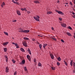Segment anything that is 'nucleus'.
I'll return each instance as SVG.
<instances>
[{"label": "nucleus", "instance_id": "f257e3e1", "mask_svg": "<svg viewBox=\"0 0 75 75\" xmlns=\"http://www.w3.org/2000/svg\"><path fill=\"white\" fill-rule=\"evenodd\" d=\"M19 32L23 33H28L30 32V30H24L20 31Z\"/></svg>", "mask_w": 75, "mask_h": 75}, {"label": "nucleus", "instance_id": "f03ea898", "mask_svg": "<svg viewBox=\"0 0 75 75\" xmlns=\"http://www.w3.org/2000/svg\"><path fill=\"white\" fill-rule=\"evenodd\" d=\"M40 18V16H34V18L35 19L36 21H40V20L39 18Z\"/></svg>", "mask_w": 75, "mask_h": 75}, {"label": "nucleus", "instance_id": "7ed1b4c3", "mask_svg": "<svg viewBox=\"0 0 75 75\" xmlns=\"http://www.w3.org/2000/svg\"><path fill=\"white\" fill-rule=\"evenodd\" d=\"M23 45L24 46V47H27L28 45H27V43L26 42H23Z\"/></svg>", "mask_w": 75, "mask_h": 75}, {"label": "nucleus", "instance_id": "20e7f679", "mask_svg": "<svg viewBox=\"0 0 75 75\" xmlns=\"http://www.w3.org/2000/svg\"><path fill=\"white\" fill-rule=\"evenodd\" d=\"M56 12L57 13H58L59 14H62V15H64V13H63L62 11H58V10H56Z\"/></svg>", "mask_w": 75, "mask_h": 75}, {"label": "nucleus", "instance_id": "39448f33", "mask_svg": "<svg viewBox=\"0 0 75 75\" xmlns=\"http://www.w3.org/2000/svg\"><path fill=\"white\" fill-rule=\"evenodd\" d=\"M25 62V60H23L21 62H20V64L21 65H23V64H24Z\"/></svg>", "mask_w": 75, "mask_h": 75}, {"label": "nucleus", "instance_id": "423d86ee", "mask_svg": "<svg viewBox=\"0 0 75 75\" xmlns=\"http://www.w3.org/2000/svg\"><path fill=\"white\" fill-rule=\"evenodd\" d=\"M27 58L29 61L31 60V57L29 55H27Z\"/></svg>", "mask_w": 75, "mask_h": 75}, {"label": "nucleus", "instance_id": "0eeeda50", "mask_svg": "<svg viewBox=\"0 0 75 75\" xmlns=\"http://www.w3.org/2000/svg\"><path fill=\"white\" fill-rule=\"evenodd\" d=\"M8 44V42H7L4 43H3V45L6 46L7 45V44Z\"/></svg>", "mask_w": 75, "mask_h": 75}, {"label": "nucleus", "instance_id": "6e6552de", "mask_svg": "<svg viewBox=\"0 0 75 75\" xmlns=\"http://www.w3.org/2000/svg\"><path fill=\"white\" fill-rule=\"evenodd\" d=\"M9 71V69H8V67H6V72H8Z\"/></svg>", "mask_w": 75, "mask_h": 75}, {"label": "nucleus", "instance_id": "1a4fd4ad", "mask_svg": "<svg viewBox=\"0 0 75 75\" xmlns=\"http://www.w3.org/2000/svg\"><path fill=\"white\" fill-rule=\"evenodd\" d=\"M21 10H22V11H24V10L25 11H27V9L25 8H21Z\"/></svg>", "mask_w": 75, "mask_h": 75}, {"label": "nucleus", "instance_id": "9d476101", "mask_svg": "<svg viewBox=\"0 0 75 75\" xmlns=\"http://www.w3.org/2000/svg\"><path fill=\"white\" fill-rule=\"evenodd\" d=\"M12 1L13 2V3H14L15 4H18V3L15 1L14 0H12Z\"/></svg>", "mask_w": 75, "mask_h": 75}, {"label": "nucleus", "instance_id": "9b49d317", "mask_svg": "<svg viewBox=\"0 0 75 75\" xmlns=\"http://www.w3.org/2000/svg\"><path fill=\"white\" fill-rule=\"evenodd\" d=\"M5 3L4 2H3V3L1 5V6L2 8H3V6H5Z\"/></svg>", "mask_w": 75, "mask_h": 75}, {"label": "nucleus", "instance_id": "f8f14e48", "mask_svg": "<svg viewBox=\"0 0 75 75\" xmlns=\"http://www.w3.org/2000/svg\"><path fill=\"white\" fill-rule=\"evenodd\" d=\"M17 14H18V15H19V16H20L21 15V13H20V11H17Z\"/></svg>", "mask_w": 75, "mask_h": 75}, {"label": "nucleus", "instance_id": "ddd939ff", "mask_svg": "<svg viewBox=\"0 0 75 75\" xmlns=\"http://www.w3.org/2000/svg\"><path fill=\"white\" fill-rule=\"evenodd\" d=\"M61 25L63 27H66V24L65 23H63Z\"/></svg>", "mask_w": 75, "mask_h": 75}, {"label": "nucleus", "instance_id": "4468645a", "mask_svg": "<svg viewBox=\"0 0 75 75\" xmlns=\"http://www.w3.org/2000/svg\"><path fill=\"white\" fill-rule=\"evenodd\" d=\"M34 3H35L36 4H39V3H40V2H39V1H34Z\"/></svg>", "mask_w": 75, "mask_h": 75}, {"label": "nucleus", "instance_id": "2eb2a0df", "mask_svg": "<svg viewBox=\"0 0 75 75\" xmlns=\"http://www.w3.org/2000/svg\"><path fill=\"white\" fill-rule=\"evenodd\" d=\"M50 56L51 57V58L52 59H54V55H53L52 54H50Z\"/></svg>", "mask_w": 75, "mask_h": 75}, {"label": "nucleus", "instance_id": "dca6fc26", "mask_svg": "<svg viewBox=\"0 0 75 75\" xmlns=\"http://www.w3.org/2000/svg\"><path fill=\"white\" fill-rule=\"evenodd\" d=\"M67 35H68V36H71V34L70 33H69V32H67Z\"/></svg>", "mask_w": 75, "mask_h": 75}, {"label": "nucleus", "instance_id": "f3484780", "mask_svg": "<svg viewBox=\"0 0 75 75\" xmlns=\"http://www.w3.org/2000/svg\"><path fill=\"white\" fill-rule=\"evenodd\" d=\"M4 52H6L7 51V48L5 47L4 49Z\"/></svg>", "mask_w": 75, "mask_h": 75}, {"label": "nucleus", "instance_id": "a211bd4d", "mask_svg": "<svg viewBox=\"0 0 75 75\" xmlns=\"http://www.w3.org/2000/svg\"><path fill=\"white\" fill-rule=\"evenodd\" d=\"M23 39L25 40H29V39L27 37H24Z\"/></svg>", "mask_w": 75, "mask_h": 75}, {"label": "nucleus", "instance_id": "6ab92c4d", "mask_svg": "<svg viewBox=\"0 0 75 75\" xmlns=\"http://www.w3.org/2000/svg\"><path fill=\"white\" fill-rule=\"evenodd\" d=\"M72 62H73V60H71V62H70V65L71 66V67H72L73 66V63Z\"/></svg>", "mask_w": 75, "mask_h": 75}, {"label": "nucleus", "instance_id": "aec40b11", "mask_svg": "<svg viewBox=\"0 0 75 75\" xmlns=\"http://www.w3.org/2000/svg\"><path fill=\"white\" fill-rule=\"evenodd\" d=\"M21 51H22L23 52H25V51H24V49L21 48Z\"/></svg>", "mask_w": 75, "mask_h": 75}, {"label": "nucleus", "instance_id": "412c9836", "mask_svg": "<svg viewBox=\"0 0 75 75\" xmlns=\"http://www.w3.org/2000/svg\"><path fill=\"white\" fill-rule=\"evenodd\" d=\"M57 60H58L59 61H61V58L60 57H59L57 58Z\"/></svg>", "mask_w": 75, "mask_h": 75}, {"label": "nucleus", "instance_id": "4be33fe9", "mask_svg": "<svg viewBox=\"0 0 75 75\" xmlns=\"http://www.w3.org/2000/svg\"><path fill=\"white\" fill-rule=\"evenodd\" d=\"M52 39L53 40H54V41H57V39L55 38H54V37H52Z\"/></svg>", "mask_w": 75, "mask_h": 75}, {"label": "nucleus", "instance_id": "5701e85b", "mask_svg": "<svg viewBox=\"0 0 75 75\" xmlns=\"http://www.w3.org/2000/svg\"><path fill=\"white\" fill-rule=\"evenodd\" d=\"M39 48H40V49H41V47H42V45L41 44H40L39 45Z\"/></svg>", "mask_w": 75, "mask_h": 75}, {"label": "nucleus", "instance_id": "b1692460", "mask_svg": "<svg viewBox=\"0 0 75 75\" xmlns=\"http://www.w3.org/2000/svg\"><path fill=\"white\" fill-rule=\"evenodd\" d=\"M24 70L25 71H27V67H24Z\"/></svg>", "mask_w": 75, "mask_h": 75}, {"label": "nucleus", "instance_id": "393cba45", "mask_svg": "<svg viewBox=\"0 0 75 75\" xmlns=\"http://www.w3.org/2000/svg\"><path fill=\"white\" fill-rule=\"evenodd\" d=\"M47 44H44L43 46V48H45V47L47 46Z\"/></svg>", "mask_w": 75, "mask_h": 75}, {"label": "nucleus", "instance_id": "a878e982", "mask_svg": "<svg viewBox=\"0 0 75 75\" xmlns=\"http://www.w3.org/2000/svg\"><path fill=\"white\" fill-rule=\"evenodd\" d=\"M38 65L39 67H41V63H39L38 64Z\"/></svg>", "mask_w": 75, "mask_h": 75}, {"label": "nucleus", "instance_id": "bb28decb", "mask_svg": "<svg viewBox=\"0 0 75 75\" xmlns=\"http://www.w3.org/2000/svg\"><path fill=\"white\" fill-rule=\"evenodd\" d=\"M4 33L5 34V35H8V33L6 32H4Z\"/></svg>", "mask_w": 75, "mask_h": 75}, {"label": "nucleus", "instance_id": "cd10ccee", "mask_svg": "<svg viewBox=\"0 0 75 75\" xmlns=\"http://www.w3.org/2000/svg\"><path fill=\"white\" fill-rule=\"evenodd\" d=\"M12 61L13 62V64H15V63H16V61H15V60L14 59H12Z\"/></svg>", "mask_w": 75, "mask_h": 75}, {"label": "nucleus", "instance_id": "c85d7f7f", "mask_svg": "<svg viewBox=\"0 0 75 75\" xmlns=\"http://www.w3.org/2000/svg\"><path fill=\"white\" fill-rule=\"evenodd\" d=\"M52 13V12L51 11H48L47 12V14H50Z\"/></svg>", "mask_w": 75, "mask_h": 75}, {"label": "nucleus", "instance_id": "c756f323", "mask_svg": "<svg viewBox=\"0 0 75 75\" xmlns=\"http://www.w3.org/2000/svg\"><path fill=\"white\" fill-rule=\"evenodd\" d=\"M52 70H55V68L54 67H52Z\"/></svg>", "mask_w": 75, "mask_h": 75}, {"label": "nucleus", "instance_id": "7c9ffc66", "mask_svg": "<svg viewBox=\"0 0 75 75\" xmlns=\"http://www.w3.org/2000/svg\"><path fill=\"white\" fill-rule=\"evenodd\" d=\"M17 71H15L14 73V75H16L17 74Z\"/></svg>", "mask_w": 75, "mask_h": 75}, {"label": "nucleus", "instance_id": "2f4dec72", "mask_svg": "<svg viewBox=\"0 0 75 75\" xmlns=\"http://www.w3.org/2000/svg\"><path fill=\"white\" fill-rule=\"evenodd\" d=\"M17 21V20H13V21H12L14 23H16Z\"/></svg>", "mask_w": 75, "mask_h": 75}, {"label": "nucleus", "instance_id": "473e14b6", "mask_svg": "<svg viewBox=\"0 0 75 75\" xmlns=\"http://www.w3.org/2000/svg\"><path fill=\"white\" fill-rule=\"evenodd\" d=\"M68 28H69L70 30H72V28H71L70 26H69Z\"/></svg>", "mask_w": 75, "mask_h": 75}, {"label": "nucleus", "instance_id": "72a5a7b5", "mask_svg": "<svg viewBox=\"0 0 75 75\" xmlns=\"http://www.w3.org/2000/svg\"><path fill=\"white\" fill-rule=\"evenodd\" d=\"M59 19L60 21H62V18H59Z\"/></svg>", "mask_w": 75, "mask_h": 75}, {"label": "nucleus", "instance_id": "f704fd0d", "mask_svg": "<svg viewBox=\"0 0 75 75\" xmlns=\"http://www.w3.org/2000/svg\"><path fill=\"white\" fill-rule=\"evenodd\" d=\"M57 65H59L60 64H59V62H57Z\"/></svg>", "mask_w": 75, "mask_h": 75}, {"label": "nucleus", "instance_id": "c9c22d12", "mask_svg": "<svg viewBox=\"0 0 75 75\" xmlns=\"http://www.w3.org/2000/svg\"><path fill=\"white\" fill-rule=\"evenodd\" d=\"M29 53V54H30V55H31V51H28Z\"/></svg>", "mask_w": 75, "mask_h": 75}, {"label": "nucleus", "instance_id": "e433bc0d", "mask_svg": "<svg viewBox=\"0 0 75 75\" xmlns=\"http://www.w3.org/2000/svg\"><path fill=\"white\" fill-rule=\"evenodd\" d=\"M64 64H65V65H66L67 66V65H68V64H67V63L66 62L65 63H64Z\"/></svg>", "mask_w": 75, "mask_h": 75}, {"label": "nucleus", "instance_id": "4c0bfd02", "mask_svg": "<svg viewBox=\"0 0 75 75\" xmlns=\"http://www.w3.org/2000/svg\"><path fill=\"white\" fill-rule=\"evenodd\" d=\"M5 57L6 59H8V58H7V55L5 56Z\"/></svg>", "mask_w": 75, "mask_h": 75}, {"label": "nucleus", "instance_id": "58836bf2", "mask_svg": "<svg viewBox=\"0 0 75 75\" xmlns=\"http://www.w3.org/2000/svg\"><path fill=\"white\" fill-rule=\"evenodd\" d=\"M70 5H71V6H73V5H72V2H70Z\"/></svg>", "mask_w": 75, "mask_h": 75}, {"label": "nucleus", "instance_id": "ea45409f", "mask_svg": "<svg viewBox=\"0 0 75 75\" xmlns=\"http://www.w3.org/2000/svg\"><path fill=\"white\" fill-rule=\"evenodd\" d=\"M34 62H36V59H34Z\"/></svg>", "mask_w": 75, "mask_h": 75}, {"label": "nucleus", "instance_id": "a19ab883", "mask_svg": "<svg viewBox=\"0 0 75 75\" xmlns=\"http://www.w3.org/2000/svg\"><path fill=\"white\" fill-rule=\"evenodd\" d=\"M15 45L16 46V47H17V46H18V45L17 44V43H15Z\"/></svg>", "mask_w": 75, "mask_h": 75}, {"label": "nucleus", "instance_id": "79ce46f5", "mask_svg": "<svg viewBox=\"0 0 75 75\" xmlns=\"http://www.w3.org/2000/svg\"><path fill=\"white\" fill-rule=\"evenodd\" d=\"M61 41H62V42H64V40H61Z\"/></svg>", "mask_w": 75, "mask_h": 75}, {"label": "nucleus", "instance_id": "37998d69", "mask_svg": "<svg viewBox=\"0 0 75 75\" xmlns=\"http://www.w3.org/2000/svg\"><path fill=\"white\" fill-rule=\"evenodd\" d=\"M6 62H7L8 61V59H6Z\"/></svg>", "mask_w": 75, "mask_h": 75}, {"label": "nucleus", "instance_id": "c03bdc74", "mask_svg": "<svg viewBox=\"0 0 75 75\" xmlns=\"http://www.w3.org/2000/svg\"><path fill=\"white\" fill-rule=\"evenodd\" d=\"M32 41H35V39L34 38H32Z\"/></svg>", "mask_w": 75, "mask_h": 75}, {"label": "nucleus", "instance_id": "a18cd8bd", "mask_svg": "<svg viewBox=\"0 0 75 75\" xmlns=\"http://www.w3.org/2000/svg\"><path fill=\"white\" fill-rule=\"evenodd\" d=\"M73 63H74L73 64V66H75V63H74V62H73Z\"/></svg>", "mask_w": 75, "mask_h": 75}, {"label": "nucleus", "instance_id": "49530a36", "mask_svg": "<svg viewBox=\"0 0 75 75\" xmlns=\"http://www.w3.org/2000/svg\"><path fill=\"white\" fill-rule=\"evenodd\" d=\"M52 30H54V28L52 27Z\"/></svg>", "mask_w": 75, "mask_h": 75}, {"label": "nucleus", "instance_id": "de8ad7c7", "mask_svg": "<svg viewBox=\"0 0 75 75\" xmlns=\"http://www.w3.org/2000/svg\"><path fill=\"white\" fill-rule=\"evenodd\" d=\"M16 47V48H19V46H17Z\"/></svg>", "mask_w": 75, "mask_h": 75}, {"label": "nucleus", "instance_id": "09e8293b", "mask_svg": "<svg viewBox=\"0 0 75 75\" xmlns=\"http://www.w3.org/2000/svg\"><path fill=\"white\" fill-rule=\"evenodd\" d=\"M73 72L74 73H75V70H73Z\"/></svg>", "mask_w": 75, "mask_h": 75}, {"label": "nucleus", "instance_id": "8fccbe9b", "mask_svg": "<svg viewBox=\"0 0 75 75\" xmlns=\"http://www.w3.org/2000/svg\"><path fill=\"white\" fill-rule=\"evenodd\" d=\"M59 0H58L57 1V3H59Z\"/></svg>", "mask_w": 75, "mask_h": 75}, {"label": "nucleus", "instance_id": "3c124183", "mask_svg": "<svg viewBox=\"0 0 75 75\" xmlns=\"http://www.w3.org/2000/svg\"><path fill=\"white\" fill-rule=\"evenodd\" d=\"M15 44L16 43L14 42H12V44H13V45H15Z\"/></svg>", "mask_w": 75, "mask_h": 75}, {"label": "nucleus", "instance_id": "603ef678", "mask_svg": "<svg viewBox=\"0 0 75 75\" xmlns=\"http://www.w3.org/2000/svg\"><path fill=\"white\" fill-rule=\"evenodd\" d=\"M28 14H30V11H28Z\"/></svg>", "mask_w": 75, "mask_h": 75}, {"label": "nucleus", "instance_id": "864d4df0", "mask_svg": "<svg viewBox=\"0 0 75 75\" xmlns=\"http://www.w3.org/2000/svg\"><path fill=\"white\" fill-rule=\"evenodd\" d=\"M28 52L30 51V50L29 49H28Z\"/></svg>", "mask_w": 75, "mask_h": 75}, {"label": "nucleus", "instance_id": "5fc2aeb1", "mask_svg": "<svg viewBox=\"0 0 75 75\" xmlns=\"http://www.w3.org/2000/svg\"><path fill=\"white\" fill-rule=\"evenodd\" d=\"M72 14H75V13H74V12H72Z\"/></svg>", "mask_w": 75, "mask_h": 75}, {"label": "nucleus", "instance_id": "6e6d98bb", "mask_svg": "<svg viewBox=\"0 0 75 75\" xmlns=\"http://www.w3.org/2000/svg\"><path fill=\"white\" fill-rule=\"evenodd\" d=\"M74 4H75V0H74Z\"/></svg>", "mask_w": 75, "mask_h": 75}, {"label": "nucleus", "instance_id": "4d7b16f0", "mask_svg": "<svg viewBox=\"0 0 75 75\" xmlns=\"http://www.w3.org/2000/svg\"><path fill=\"white\" fill-rule=\"evenodd\" d=\"M16 1H18V0H15Z\"/></svg>", "mask_w": 75, "mask_h": 75}, {"label": "nucleus", "instance_id": "13d9d810", "mask_svg": "<svg viewBox=\"0 0 75 75\" xmlns=\"http://www.w3.org/2000/svg\"><path fill=\"white\" fill-rule=\"evenodd\" d=\"M63 62H64V63H65L66 62H65V61H64Z\"/></svg>", "mask_w": 75, "mask_h": 75}, {"label": "nucleus", "instance_id": "bf43d9fd", "mask_svg": "<svg viewBox=\"0 0 75 75\" xmlns=\"http://www.w3.org/2000/svg\"><path fill=\"white\" fill-rule=\"evenodd\" d=\"M73 17L74 18H75V15H74V16H73Z\"/></svg>", "mask_w": 75, "mask_h": 75}, {"label": "nucleus", "instance_id": "052dcab7", "mask_svg": "<svg viewBox=\"0 0 75 75\" xmlns=\"http://www.w3.org/2000/svg\"><path fill=\"white\" fill-rule=\"evenodd\" d=\"M66 4L67 5V4H68V3H66V4Z\"/></svg>", "mask_w": 75, "mask_h": 75}, {"label": "nucleus", "instance_id": "680f3d73", "mask_svg": "<svg viewBox=\"0 0 75 75\" xmlns=\"http://www.w3.org/2000/svg\"><path fill=\"white\" fill-rule=\"evenodd\" d=\"M73 67L74 68H75V66H73Z\"/></svg>", "mask_w": 75, "mask_h": 75}, {"label": "nucleus", "instance_id": "e2e57ef3", "mask_svg": "<svg viewBox=\"0 0 75 75\" xmlns=\"http://www.w3.org/2000/svg\"><path fill=\"white\" fill-rule=\"evenodd\" d=\"M74 38H75V35H74Z\"/></svg>", "mask_w": 75, "mask_h": 75}, {"label": "nucleus", "instance_id": "0e129e2a", "mask_svg": "<svg viewBox=\"0 0 75 75\" xmlns=\"http://www.w3.org/2000/svg\"><path fill=\"white\" fill-rule=\"evenodd\" d=\"M38 36L39 37H40V35H38Z\"/></svg>", "mask_w": 75, "mask_h": 75}, {"label": "nucleus", "instance_id": "69168bd1", "mask_svg": "<svg viewBox=\"0 0 75 75\" xmlns=\"http://www.w3.org/2000/svg\"><path fill=\"white\" fill-rule=\"evenodd\" d=\"M65 7H67V5H65Z\"/></svg>", "mask_w": 75, "mask_h": 75}, {"label": "nucleus", "instance_id": "338daca9", "mask_svg": "<svg viewBox=\"0 0 75 75\" xmlns=\"http://www.w3.org/2000/svg\"><path fill=\"white\" fill-rule=\"evenodd\" d=\"M20 30H23V29H21Z\"/></svg>", "mask_w": 75, "mask_h": 75}, {"label": "nucleus", "instance_id": "774afa93", "mask_svg": "<svg viewBox=\"0 0 75 75\" xmlns=\"http://www.w3.org/2000/svg\"><path fill=\"white\" fill-rule=\"evenodd\" d=\"M67 7H68V6H69L67 5Z\"/></svg>", "mask_w": 75, "mask_h": 75}]
</instances>
